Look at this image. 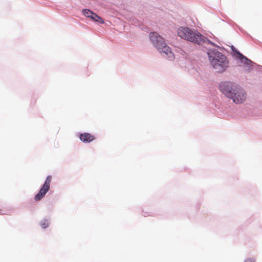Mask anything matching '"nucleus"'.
I'll list each match as a JSON object with an SVG mask.
<instances>
[{
  "label": "nucleus",
  "instance_id": "1",
  "mask_svg": "<svg viewBox=\"0 0 262 262\" xmlns=\"http://www.w3.org/2000/svg\"><path fill=\"white\" fill-rule=\"evenodd\" d=\"M220 89L223 94L232 99L235 103H243L246 99V94L244 90L230 82H222Z\"/></svg>",
  "mask_w": 262,
  "mask_h": 262
},
{
  "label": "nucleus",
  "instance_id": "2",
  "mask_svg": "<svg viewBox=\"0 0 262 262\" xmlns=\"http://www.w3.org/2000/svg\"><path fill=\"white\" fill-rule=\"evenodd\" d=\"M208 56L212 67L219 73L225 71L228 67L226 57L216 50H209Z\"/></svg>",
  "mask_w": 262,
  "mask_h": 262
},
{
  "label": "nucleus",
  "instance_id": "3",
  "mask_svg": "<svg viewBox=\"0 0 262 262\" xmlns=\"http://www.w3.org/2000/svg\"><path fill=\"white\" fill-rule=\"evenodd\" d=\"M179 36L198 45H201L206 40V38L199 32L194 31L188 27H180L177 30Z\"/></svg>",
  "mask_w": 262,
  "mask_h": 262
},
{
  "label": "nucleus",
  "instance_id": "4",
  "mask_svg": "<svg viewBox=\"0 0 262 262\" xmlns=\"http://www.w3.org/2000/svg\"><path fill=\"white\" fill-rule=\"evenodd\" d=\"M149 39L153 46L158 50H160L161 46L165 43L164 39L156 32H151L149 34Z\"/></svg>",
  "mask_w": 262,
  "mask_h": 262
},
{
  "label": "nucleus",
  "instance_id": "5",
  "mask_svg": "<svg viewBox=\"0 0 262 262\" xmlns=\"http://www.w3.org/2000/svg\"><path fill=\"white\" fill-rule=\"evenodd\" d=\"M51 180L52 176H48L47 177L43 186L39 191L38 193L35 196L34 199L36 201L40 200L49 191Z\"/></svg>",
  "mask_w": 262,
  "mask_h": 262
},
{
  "label": "nucleus",
  "instance_id": "6",
  "mask_svg": "<svg viewBox=\"0 0 262 262\" xmlns=\"http://www.w3.org/2000/svg\"><path fill=\"white\" fill-rule=\"evenodd\" d=\"M162 55L165 58H167L169 60H172L174 59V56L173 52L171 51L170 48L167 46L166 42L161 46V48L159 50Z\"/></svg>",
  "mask_w": 262,
  "mask_h": 262
},
{
  "label": "nucleus",
  "instance_id": "7",
  "mask_svg": "<svg viewBox=\"0 0 262 262\" xmlns=\"http://www.w3.org/2000/svg\"><path fill=\"white\" fill-rule=\"evenodd\" d=\"M79 138L81 141L84 143H89L95 139V137L94 135L87 133L81 134L79 135Z\"/></svg>",
  "mask_w": 262,
  "mask_h": 262
},
{
  "label": "nucleus",
  "instance_id": "8",
  "mask_svg": "<svg viewBox=\"0 0 262 262\" xmlns=\"http://www.w3.org/2000/svg\"><path fill=\"white\" fill-rule=\"evenodd\" d=\"M237 54L238 55L239 57H240V60L242 62H244L246 65H250V64L252 63L251 61L247 59L246 57L243 56L242 54L238 52Z\"/></svg>",
  "mask_w": 262,
  "mask_h": 262
},
{
  "label": "nucleus",
  "instance_id": "9",
  "mask_svg": "<svg viewBox=\"0 0 262 262\" xmlns=\"http://www.w3.org/2000/svg\"><path fill=\"white\" fill-rule=\"evenodd\" d=\"M91 18L95 21L99 22L101 24L104 23V21L103 20V19L95 13H93Z\"/></svg>",
  "mask_w": 262,
  "mask_h": 262
},
{
  "label": "nucleus",
  "instance_id": "10",
  "mask_svg": "<svg viewBox=\"0 0 262 262\" xmlns=\"http://www.w3.org/2000/svg\"><path fill=\"white\" fill-rule=\"evenodd\" d=\"M82 12H83V14L84 15H85V16H86L88 17H90V18H91V16H92V15L94 13L89 9H84V10H83Z\"/></svg>",
  "mask_w": 262,
  "mask_h": 262
},
{
  "label": "nucleus",
  "instance_id": "11",
  "mask_svg": "<svg viewBox=\"0 0 262 262\" xmlns=\"http://www.w3.org/2000/svg\"><path fill=\"white\" fill-rule=\"evenodd\" d=\"M48 226L49 223L47 221H44L43 223L41 224V227L43 229L46 228L47 227H48Z\"/></svg>",
  "mask_w": 262,
  "mask_h": 262
},
{
  "label": "nucleus",
  "instance_id": "12",
  "mask_svg": "<svg viewBox=\"0 0 262 262\" xmlns=\"http://www.w3.org/2000/svg\"><path fill=\"white\" fill-rule=\"evenodd\" d=\"M245 262H255V260L252 258H247L245 260Z\"/></svg>",
  "mask_w": 262,
  "mask_h": 262
}]
</instances>
